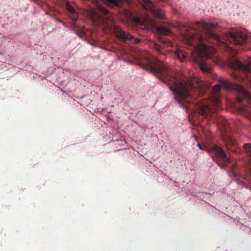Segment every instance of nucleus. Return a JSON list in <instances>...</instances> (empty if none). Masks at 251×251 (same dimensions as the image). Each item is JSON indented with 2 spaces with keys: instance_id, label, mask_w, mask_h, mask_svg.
Here are the masks:
<instances>
[{
  "instance_id": "nucleus-10",
  "label": "nucleus",
  "mask_w": 251,
  "mask_h": 251,
  "mask_svg": "<svg viewBox=\"0 0 251 251\" xmlns=\"http://www.w3.org/2000/svg\"><path fill=\"white\" fill-rule=\"evenodd\" d=\"M244 149L247 154L249 155L251 160V144H245L243 146Z\"/></svg>"
},
{
  "instance_id": "nucleus-9",
  "label": "nucleus",
  "mask_w": 251,
  "mask_h": 251,
  "mask_svg": "<svg viewBox=\"0 0 251 251\" xmlns=\"http://www.w3.org/2000/svg\"><path fill=\"white\" fill-rule=\"evenodd\" d=\"M175 53L176 56L180 61H183L186 57V55L181 50H177Z\"/></svg>"
},
{
  "instance_id": "nucleus-15",
  "label": "nucleus",
  "mask_w": 251,
  "mask_h": 251,
  "mask_svg": "<svg viewBox=\"0 0 251 251\" xmlns=\"http://www.w3.org/2000/svg\"><path fill=\"white\" fill-rule=\"evenodd\" d=\"M241 181V184H242V183H243V184H245V182H242V181Z\"/></svg>"
},
{
  "instance_id": "nucleus-1",
  "label": "nucleus",
  "mask_w": 251,
  "mask_h": 251,
  "mask_svg": "<svg viewBox=\"0 0 251 251\" xmlns=\"http://www.w3.org/2000/svg\"><path fill=\"white\" fill-rule=\"evenodd\" d=\"M140 65L143 69L152 72L163 83H167L173 92L175 99L179 103H184L188 109H194L195 112L202 116H212L221 106L218 93L223 87L238 93L237 100L242 103V109L249 118V93L241 85L232 83L223 78H219V84L215 85L212 89L214 96L212 101V106H210L201 100L195 101L196 97L203 95L206 89L204 83L199 78L194 76L180 79L167 64L158 59L152 61L145 57Z\"/></svg>"
},
{
  "instance_id": "nucleus-2",
  "label": "nucleus",
  "mask_w": 251,
  "mask_h": 251,
  "mask_svg": "<svg viewBox=\"0 0 251 251\" xmlns=\"http://www.w3.org/2000/svg\"><path fill=\"white\" fill-rule=\"evenodd\" d=\"M218 27L217 24L198 22L194 24L192 27H187L182 33L183 41L197 50L199 55L203 58L200 61L199 67L204 74L211 73L212 68L208 65L209 60L215 52V50L207 45L206 42L214 43L215 42L221 44L232 56L237 53L236 50L225 43L220 36L213 31Z\"/></svg>"
},
{
  "instance_id": "nucleus-8",
  "label": "nucleus",
  "mask_w": 251,
  "mask_h": 251,
  "mask_svg": "<svg viewBox=\"0 0 251 251\" xmlns=\"http://www.w3.org/2000/svg\"><path fill=\"white\" fill-rule=\"evenodd\" d=\"M157 31L162 35H167L170 33V29L164 26H158L156 28Z\"/></svg>"
},
{
  "instance_id": "nucleus-5",
  "label": "nucleus",
  "mask_w": 251,
  "mask_h": 251,
  "mask_svg": "<svg viewBox=\"0 0 251 251\" xmlns=\"http://www.w3.org/2000/svg\"><path fill=\"white\" fill-rule=\"evenodd\" d=\"M250 34L245 29H232L226 34V38L232 44L243 45L245 44Z\"/></svg>"
},
{
  "instance_id": "nucleus-3",
  "label": "nucleus",
  "mask_w": 251,
  "mask_h": 251,
  "mask_svg": "<svg viewBox=\"0 0 251 251\" xmlns=\"http://www.w3.org/2000/svg\"><path fill=\"white\" fill-rule=\"evenodd\" d=\"M197 145L200 150L205 151L209 153H214L213 160L221 168L226 167L230 163L229 157L221 147L214 144L208 146L204 144L198 143Z\"/></svg>"
},
{
  "instance_id": "nucleus-6",
  "label": "nucleus",
  "mask_w": 251,
  "mask_h": 251,
  "mask_svg": "<svg viewBox=\"0 0 251 251\" xmlns=\"http://www.w3.org/2000/svg\"><path fill=\"white\" fill-rule=\"evenodd\" d=\"M159 41L161 43V45L155 42H152L151 44V47L159 54L166 56L168 54V51L166 49V47L172 46L173 43L169 39L163 38H160Z\"/></svg>"
},
{
  "instance_id": "nucleus-7",
  "label": "nucleus",
  "mask_w": 251,
  "mask_h": 251,
  "mask_svg": "<svg viewBox=\"0 0 251 251\" xmlns=\"http://www.w3.org/2000/svg\"><path fill=\"white\" fill-rule=\"evenodd\" d=\"M230 64L234 69L238 70L245 73H251V59L249 63L243 64L238 60H233Z\"/></svg>"
},
{
  "instance_id": "nucleus-4",
  "label": "nucleus",
  "mask_w": 251,
  "mask_h": 251,
  "mask_svg": "<svg viewBox=\"0 0 251 251\" xmlns=\"http://www.w3.org/2000/svg\"><path fill=\"white\" fill-rule=\"evenodd\" d=\"M216 122L221 131L222 136L227 149L232 152H235L237 144L235 140L230 135V129L227 120L223 117H219L217 119Z\"/></svg>"
},
{
  "instance_id": "nucleus-12",
  "label": "nucleus",
  "mask_w": 251,
  "mask_h": 251,
  "mask_svg": "<svg viewBox=\"0 0 251 251\" xmlns=\"http://www.w3.org/2000/svg\"><path fill=\"white\" fill-rule=\"evenodd\" d=\"M68 10H69V11L73 14H74V17L73 18V22L74 23H75L77 21V18L75 16V10L74 9V8L72 7H70V6H69L68 8Z\"/></svg>"
},
{
  "instance_id": "nucleus-11",
  "label": "nucleus",
  "mask_w": 251,
  "mask_h": 251,
  "mask_svg": "<svg viewBox=\"0 0 251 251\" xmlns=\"http://www.w3.org/2000/svg\"><path fill=\"white\" fill-rule=\"evenodd\" d=\"M68 10H69V11L73 14H74V17L73 18V22L74 23H75L77 21V18L75 16V10L74 9V8L72 7H70V6H69L68 8Z\"/></svg>"
},
{
  "instance_id": "nucleus-14",
  "label": "nucleus",
  "mask_w": 251,
  "mask_h": 251,
  "mask_svg": "<svg viewBox=\"0 0 251 251\" xmlns=\"http://www.w3.org/2000/svg\"><path fill=\"white\" fill-rule=\"evenodd\" d=\"M248 81L251 85V76L250 77V76H248Z\"/></svg>"
},
{
  "instance_id": "nucleus-13",
  "label": "nucleus",
  "mask_w": 251,
  "mask_h": 251,
  "mask_svg": "<svg viewBox=\"0 0 251 251\" xmlns=\"http://www.w3.org/2000/svg\"><path fill=\"white\" fill-rule=\"evenodd\" d=\"M244 179L247 182H248L249 181H251V170H250L249 175L247 176Z\"/></svg>"
}]
</instances>
